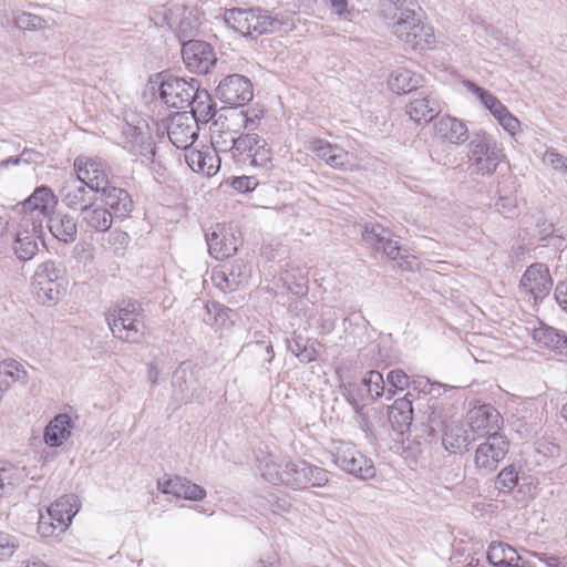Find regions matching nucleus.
<instances>
[{"label": "nucleus", "instance_id": "22", "mask_svg": "<svg viewBox=\"0 0 567 567\" xmlns=\"http://www.w3.org/2000/svg\"><path fill=\"white\" fill-rule=\"evenodd\" d=\"M441 105L431 93L411 100L405 105V113L416 124L429 123L441 113Z\"/></svg>", "mask_w": 567, "mask_h": 567}, {"label": "nucleus", "instance_id": "19", "mask_svg": "<svg viewBox=\"0 0 567 567\" xmlns=\"http://www.w3.org/2000/svg\"><path fill=\"white\" fill-rule=\"evenodd\" d=\"M251 276L250 268L241 259H236L223 269L213 274V281L223 291L236 290L239 286L248 284Z\"/></svg>", "mask_w": 567, "mask_h": 567}, {"label": "nucleus", "instance_id": "36", "mask_svg": "<svg viewBox=\"0 0 567 567\" xmlns=\"http://www.w3.org/2000/svg\"><path fill=\"white\" fill-rule=\"evenodd\" d=\"M513 559H522L514 547L503 542H492L487 548V560L495 567H509Z\"/></svg>", "mask_w": 567, "mask_h": 567}, {"label": "nucleus", "instance_id": "8", "mask_svg": "<svg viewBox=\"0 0 567 567\" xmlns=\"http://www.w3.org/2000/svg\"><path fill=\"white\" fill-rule=\"evenodd\" d=\"M466 424L475 439L503 436L499 433L503 417L492 404L474 406L467 412Z\"/></svg>", "mask_w": 567, "mask_h": 567}, {"label": "nucleus", "instance_id": "2", "mask_svg": "<svg viewBox=\"0 0 567 567\" xmlns=\"http://www.w3.org/2000/svg\"><path fill=\"white\" fill-rule=\"evenodd\" d=\"M391 32L405 47L412 50H429L436 42L433 27L427 23L421 8L412 10L409 17H401L391 25Z\"/></svg>", "mask_w": 567, "mask_h": 567}, {"label": "nucleus", "instance_id": "17", "mask_svg": "<svg viewBox=\"0 0 567 567\" xmlns=\"http://www.w3.org/2000/svg\"><path fill=\"white\" fill-rule=\"evenodd\" d=\"M167 134L173 145L186 150L198 137V124L187 112H178L172 116Z\"/></svg>", "mask_w": 567, "mask_h": 567}, {"label": "nucleus", "instance_id": "42", "mask_svg": "<svg viewBox=\"0 0 567 567\" xmlns=\"http://www.w3.org/2000/svg\"><path fill=\"white\" fill-rule=\"evenodd\" d=\"M463 85L467 89L468 92L474 94L480 100V102L492 113L493 116L506 107L494 94L478 86L474 82L466 80L463 82Z\"/></svg>", "mask_w": 567, "mask_h": 567}, {"label": "nucleus", "instance_id": "40", "mask_svg": "<svg viewBox=\"0 0 567 567\" xmlns=\"http://www.w3.org/2000/svg\"><path fill=\"white\" fill-rule=\"evenodd\" d=\"M303 466H305V460H298V461L286 460L282 485H286L292 489L307 488L308 481H306Z\"/></svg>", "mask_w": 567, "mask_h": 567}, {"label": "nucleus", "instance_id": "5", "mask_svg": "<svg viewBox=\"0 0 567 567\" xmlns=\"http://www.w3.org/2000/svg\"><path fill=\"white\" fill-rule=\"evenodd\" d=\"M156 78L159 97L168 107H188L198 93L199 82L196 79L185 80L167 72L158 73Z\"/></svg>", "mask_w": 567, "mask_h": 567}, {"label": "nucleus", "instance_id": "13", "mask_svg": "<svg viewBox=\"0 0 567 567\" xmlns=\"http://www.w3.org/2000/svg\"><path fill=\"white\" fill-rule=\"evenodd\" d=\"M308 150L318 158L326 162L332 168L341 171H354L359 167L353 154L344 151L337 144H331L323 138H313L309 142Z\"/></svg>", "mask_w": 567, "mask_h": 567}, {"label": "nucleus", "instance_id": "1", "mask_svg": "<svg viewBox=\"0 0 567 567\" xmlns=\"http://www.w3.org/2000/svg\"><path fill=\"white\" fill-rule=\"evenodd\" d=\"M105 319L113 336L122 341L138 343L145 336L144 312L137 302L115 305L105 313Z\"/></svg>", "mask_w": 567, "mask_h": 567}, {"label": "nucleus", "instance_id": "45", "mask_svg": "<svg viewBox=\"0 0 567 567\" xmlns=\"http://www.w3.org/2000/svg\"><path fill=\"white\" fill-rule=\"evenodd\" d=\"M362 385L367 389L368 396L371 400H377L382 395L386 396L385 381L382 373L377 370L369 371L361 381Z\"/></svg>", "mask_w": 567, "mask_h": 567}, {"label": "nucleus", "instance_id": "50", "mask_svg": "<svg viewBox=\"0 0 567 567\" xmlns=\"http://www.w3.org/2000/svg\"><path fill=\"white\" fill-rule=\"evenodd\" d=\"M386 382L389 384L386 400H391L396 391H403L410 386V378L401 369L391 370L386 375Z\"/></svg>", "mask_w": 567, "mask_h": 567}, {"label": "nucleus", "instance_id": "10", "mask_svg": "<svg viewBox=\"0 0 567 567\" xmlns=\"http://www.w3.org/2000/svg\"><path fill=\"white\" fill-rule=\"evenodd\" d=\"M99 179H69L61 189L62 202L81 213L99 199Z\"/></svg>", "mask_w": 567, "mask_h": 567}, {"label": "nucleus", "instance_id": "32", "mask_svg": "<svg viewBox=\"0 0 567 567\" xmlns=\"http://www.w3.org/2000/svg\"><path fill=\"white\" fill-rule=\"evenodd\" d=\"M186 159L193 172L203 174L205 177L215 176L220 167V158L217 154L193 151L186 155Z\"/></svg>", "mask_w": 567, "mask_h": 567}, {"label": "nucleus", "instance_id": "34", "mask_svg": "<svg viewBox=\"0 0 567 567\" xmlns=\"http://www.w3.org/2000/svg\"><path fill=\"white\" fill-rule=\"evenodd\" d=\"M189 116L198 123H208L216 115L215 104L206 90L198 87L196 97L192 99Z\"/></svg>", "mask_w": 567, "mask_h": 567}, {"label": "nucleus", "instance_id": "20", "mask_svg": "<svg viewBox=\"0 0 567 567\" xmlns=\"http://www.w3.org/2000/svg\"><path fill=\"white\" fill-rule=\"evenodd\" d=\"M157 486L164 494H171L189 501H202L206 497L204 487L182 476L164 475L157 481Z\"/></svg>", "mask_w": 567, "mask_h": 567}, {"label": "nucleus", "instance_id": "14", "mask_svg": "<svg viewBox=\"0 0 567 567\" xmlns=\"http://www.w3.org/2000/svg\"><path fill=\"white\" fill-rule=\"evenodd\" d=\"M509 449L506 436H488L475 450L474 463L476 468L485 473L495 471Z\"/></svg>", "mask_w": 567, "mask_h": 567}, {"label": "nucleus", "instance_id": "3", "mask_svg": "<svg viewBox=\"0 0 567 567\" xmlns=\"http://www.w3.org/2000/svg\"><path fill=\"white\" fill-rule=\"evenodd\" d=\"M224 21L230 29L244 37L257 38L270 32L277 20L260 8H233L225 11Z\"/></svg>", "mask_w": 567, "mask_h": 567}, {"label": "nucleus", "instance_id": "60", "mask_svg": "<svg viewBox=\"0 0 567 567\" xmlns=\"http://www.w3.org/2000/svg\"><path fill=\"white\" fill-rule=\"evenodd\" d=\"M516 206V198L513 196L501 195L496 203L497 210L505 217H509L515 212Z\"/></svg>", "mask_w": 567, "mask_h": 567}, {"label": "nucleus", "instance_id": "27", "mask_svg": "<svg viewBox=\"0 0 567 567\" xmlns=\"http://www.w3.org/2000/svg\"><path fill=\"white\" fill-rule=\"evenodd\" d=\"M55 204V196L50 188L45 186L38 187L32 195H30L23 203L22 209L27 213L30 212L32 215L31 219L34 221L35 218L44 216L47 212ZM33 224V230H35V224Z\"/></svg>", "mask_w": 567, "mask_h": 567}, {"label": "nucleus", "instance_id": "59", "mask_svg": "<svg viewBox=\"0 0 567 567\" xmlns=\"http://www.w3.org/2000/svg\"><path fill=\"white\" fill-rule=\"evenodd\" d=\"M262 144H258L257 148L255 150L254 154H248L249 164L251 166H258V167H266L268 163H270V152L265 147L266 143L265 141H261Z\"/></svg>", "mask_w": 567, "mask_h": 567}, {"label": "nucleus", "instance_id": "37", "mask_svg": "<svg viewBox=\"0 0 567 567\" xmlns=\"http://www.w3.org/2000/svg\"><path fill=\"white\" fill-rule=\"evenodd\" d=\"M81 215L86 227L101 233L109 230L113 223L112 214L106 208L95 204L84 209Z\"/></svg>", "mask_w": 567, "mask_h": 567}, {"label": "nucleus", "instance_id": "12", "mask_svg": "<svg viewBox=\"0 0 567 567\" xmlns=\"http://www.w3.org/2000/svg\"><path fill=\"white\" fill-rule=\"evenodd\" d=\"M553 279L544 264H533L524 272L519 290L534 300V303L543 301L550 292Z\"/></svg>", "mask_w": 567, "mask_h": 567}, {"label": "nucleus", "instance_id": "44", "mask_svg": "<svg viewBox=\"0 0 567 567\" xmlns=\"http://www.w3.org/2000/svg\"><path fill=\"white\" fill-rule=\"evenodd\" d=\"M13 24L22 31H40L48 27V22L44 18L27 11L14 12Z\"/></svg>", "mask_w": 567, "mask_h": 567}, {"label": "nucleus", "instance_id": "58", "mask_svg": "<svg viewBox=\"0 0 567 567\" xmlns=\"http://www.w3.org/2000/svg\"><path fill=\"white\" fill-rule=\"evenodd\" d=\"M18 548L13 536L0 532V561L10 558Z\"/></svg>", "mask_w": 567, "mask_h": 567}, {"label": "nucleus", "instance_id": "11", "mask_svg": "<svg viewBox=\"0 0 567 567\" xmlns=\"http://www.w3.org/2000/svg\"><path fill=\"white\" fill-rule=\"evenodd\" d=\"M216 96L225 104L243 106L254 96L252 84L245 75L230 74L219 82Z\"/></svg>", "mask_w": 567, "mask_h": 567}, {"label": "nucleus", "instance_id": "55", "mask_svg": "<svg viewBox=\"0 0 567 567\" xmlns=\"http://www.w3.org/2000/svg\"><path fill=\"white\" fill-rule=\"evenodd\" d=\"M495 120L512 136L520 132V122L507 107L496 114Z\"/></svg>", "mask_w": 567, "mask_h": 567}, {"label": "nucleus", "instance_id": "64", "mask_svg": "<svg viewBox=\"0 0 567 567\" xmlns=\"http://www.w3.org/2000/svg\"><path fill=\"white\" fill-rule=\"evenodd\" d=\"M307 346V340L303 339L301 336L293 332L291 339L287 340V348L288 350L293 353L296 357H298V353H300Z\"/></svg>", "mask_w": 567, "mask_h": 567}, {"label": "nucleus", "instance_id": "62", "mask_svg": "<svg viewBox=\"0 0 567 567\" xmlns=\"http://www.w3.org/2000/svg\"><path fill=\"white\" fill-rule=\"evenodd\" d=\"M532 555L543 561L547 567H567V563L554 555L532 551Z\"/></svg>", "mask_w": 567, "mask_h": 567}, {"label": "nucleus", "instance_id": "28", "mask_svg": "<svg viewBox=\"0 0 567 567\" xmlns=\"http://www.w3.org/2000/svg\"><path fill=\"white\" fill-rule=\"evenodd\" d=\"M533 338L540 347L561 358H567V337L557 329L548 326L539 327L534 330Z\"/></svg>", "mask_w": 567, "mask_h": 567}, {"label": "nucleus", "instance_id": "41", "mask_svg": "<svg viewBox=\"0 0 567 567\" xmlns=\"http://www.w3.org/2000/svg\"><path fill=\"white\" fill-rule=\"evenodd\" d=\"M62 271L53 260L40 264L32 278V287L61 284Z\"/></svg>", "mask_w": 567, "mask_h": 567}, {"label": "nucleus", "instance_id": "18", "mask_svg": "<svg viewBox=\"0 0 567 567\" xmlns=\"http://www.w3.org/2000/svg\"><path fill=\"white\" fill-rule=\"evenodd\" d=\"M209 255L218 260L229 258L237 251V240L225 224L217 223L206 234Z\"/></svg>", "mask_w": 567, "mask_h": 567}, {"label": "nucleus", "instance_id": "49", "mask_svg": "<svg viewBox=\"0 0 567 567\" xmlns=\"http://www.w3.org/2000/svg\"><path fill=\"white\" fill-rule=\"evenodd\" d=\"M22 474L19 468H0V498L11 492L21 483Z\"/></svg>", "mask_w": 567, "mask_h": 567}, {"label": "nucleus", "instance_id": "56", "mask_svg": "<svg viewBox=\"0 0 567 567\" xmlns=\"http://www.w3.org/2000/svg\"><path fill=\"white\" fill-rule=\"evenodd\" d=\"M543 162L559 174H567V158L555 150H547L544 153Z\"/></svg>", "mask_w": 567, "mask_h": 567}, {"label": "nucleus", "instance_id": "33", "mask_svg": "<svg viewBox=\"0 0 567 567\" xmlns=\"http://www.w3.org/2000/svg\"><path fill=\"white\" fill-rule=\"evenodd\" d=\"M421 78L409 69L398 68L388 78L389 89L396 94L410 93L417 89Z\"/></svg>", "mask_w": 567, "mask_h": 567}, {"label": "nucleus", "instance_id": "6", "mask_svg": "<svg viewBox=\"0 0 567 567\" xmlns=\"http://www.w3.org/2000/svg\"><path fill=\"white\" fill-rule=\"evenodd\" d=\"M468 146L478 173L492 175L497 172V167L504 158V153L492 135L483 130L474 131Z\"/></svg>", "mask_w": 567, "mask_h": 567}, {"label": "nucleus", "instance_id": "52", "mask_svg": "<svg viewBox=\"0 0 567 567\" xmlns=\"http://www.w3.org/2000/svg\"><path fill=\"white\" fill-rule=\"evenodd\" d=\"M42 159V155L30 148H24L18 156L8 157L7 159L0 162V166H9V165H17V166H27L31 167L32 164H38Z\"/></svg>", "mask_w": 567, "mask_h": 567}, {"label": "nucleus", "instance_id": "26", "mask_svg": "<svg viewBox=\"0 0 567 567\" xmlns=\"http://www.w3.org/2000/svg\"><path fill=\"white\" fill-rule=\"evenodd\" d=\"M48 228L52 236L63 244H72L78 236V225L73 216L55 212L48 218Z\"/></svg>", "mask_w": 567, "mask_h": 567}, {"label": "nucleus", "instance_id": "57", "mask_svg": "<svg viewBox=\"0 0 567 567\" xmlns=\"http://www.w3.org/2000/svg\"><path fill=\"white\" fill-rule=\"evenodd\" d=\"M197 30V21L190 17H187L181 20L176 32L179 41L183 44L185 41L192 40L190 38L196 35Z\"/></svg>", "mask_w": 567, "mask_h": 567}, {"label": "nucleus", "instance_id": "4", "mask_svg": "<svg viewBox=\"0 0 567 567\" xmlns=\"http://www.w3.org/2000/svg\"><path fill=\"white\" fill-rule=\"evenodd\" d=\"M203 369L192 361H183L173 373V398L183 404L204 402Z\"/></svg>", "mask_w": 567, "mask_h": 567}, {"label": "nucleus", "instance_id": "16", "mask_svg": "<svg viewBox=\"0 0 567 567\" xmlns=\"http://www.w3.org/2000/svg\"><path fill=\"white\" fill-rule=\"evenodd\" d=\"M363 240L377 251H382L389 259L401 258V247L393 233L378 223L365 224L362 230Z\"/></svg>", "mask_w": 567, "mask_h": 567}, {"label": "nucleus", "instance_id": "21", "mask_svg": "<svg viewBox=\"0 0 567 567\" xmlns=\"http://www.w3.org/2000/svg\"><path fill=\"white\" fill-rule=\"evenodd\" d=\"M99 181V199L109 206L116 216H127L133 208L130 194L123 188L110 185L109 179Z\"/></svg>", "mask_w": 567, "mask_h": 567}, {"label": "nucleus", "instance_id": "43", "mask_svg": "<svg viewBox=\"0 0 567 567\" xmlns=\"http://www.w3.org/2000/svg\"><path fill=\"white\" fill-rule=\"evenodd\" d=\"M203 321L209 326L223 328L230 322L231 310L218 302H208L204 307Z\"/></svg>", "mask_w": 567, "mask_h": 567}, {"label": "nucleus", "instance_id": "53", "mask_svg": "<svg viewBox=\"0 0 567 567\" xmlns=\"http://www.w3.org/2000/svg\"><path fill=\"white\" fill-rule=\"evenodd\" d=\"M0 369L1 372H6L2 377L7 379L10 385L14 382L25 381L28 377L27 371L16 360H6L0 362Z\"/></svg>", "mask_w": 567, "mask_h": 567}, {"label": "nucleus", "instance_id": "63", "mask_svg": "<svg viewBox=\"0 0 567 567\" xmlns=\"http://www.w3.org/2000/svg\"><path fill=\"white\" fill-rule=\"evenodd\" d=\"M229 186L235 190L247 193L256 189L259 183L256 179H230Z\"/></svg>", "mask_w": 567, "mask_h": 567}, {"label": "nucleus", "instance_id": "54", "mask_svg": "<svg viewBox=\"0 0 567 567\" xmlns=\"http://www.w3.org/2000/svg\"><path fill=\"white\" fill-rule=\"evenodd\" d=\"M130 239L131 238L127 233L120 229H114L109 234L106 244L114 255L123 256Z\"/></svg>", "mask_w": 567, "mask_h": 567}, {"label": "nucleus", "instance_id": "15", "mask_svg": "<svg viewBox=\"0 0 567 567\" xmlns=\"http://www.w3.org/2000/svg\"><path fill=\"white\" fill-rule=\"evenodd\" d=\"M182 56L186 68L194 73L206 74L216 63L212 45L200 40H188L182 44Z\"/></svg>", "mask_w": 567, "mask_h": 567}, {"label": "nucleus", "instance_id": "51", "mask_svg": "<svg viewBox=\"0 0 567 567\" xmlns=\"http://www.w3.org/2000/svg\"><path fill=\"white\" fill-rule=\"evenodd\" d=\"M308 487H322L329 482V472L326 468L313 465L305 461L303 466Z\"/></svg>", "mask_w": 567, "mask_h": 567}, {"label": "nucleus", "instance_id": "48", "mask_svg": "<svg viewBox=\"0 0 567 567\" xmlns=\"http://www.w3.org/2000/svg\"><path fill=\"white\" fill-rule=\"evenodd\" d=\"M519 468L514 464L504 467L497 475L495 486L501 493H509L518 484Z\"/></svg>", "mask_w": 567, "mask_h": 567}, {"label": "nucleus", "instance_id": "9", "mask_svg": "<svg viewBox=\"0 0 567 567\" xmlns=\"http://www.w3.org/2000/svg\"><path fill=\"white\" fill-rule=\"evenodd\" d=\"M79 512L78 497L73 494L61 496L48 507V517L40 516L39 529L45 534L49 527L52 533L58 529L64 532L71 524L72 518Z\"/></svg>", "mask_w": 567, "mask_h": 567}, {"label": "nucleus", "instance_id": "24", "mask_svg": "<svg viewBox=\"0 0 567 567\" xmlns=\"http://www.w3.org/2000/svg\"><path fill=\"white\" fill-rule=\"evenodd\" d=\"M281 280L289 291L300 297L296 308L300 306V309H305L308 303L306 299L308 293V271L300 266L287 264L281 274Z\"/></svg>", "mask_w": 567, "mask_h": 567}, {"label": "nucleus", "instance_id": "61", "mask_svg": "<svg viewBox=\"0 0 567 567\" xmlns=\"http://www.w3.org/2000/svg\"><path fill=\"white\" fill-rule=\"evenodd\" d=\"M554 297L558 306L567 312V279L557 284Z\"/></svg>", "mask_w": 567, "mask_h": 567}, {"label": "nucleus", "instance_id": "23", "mask_svg": "<svg viewBox=\"0 0 567 567\" xmlns=\"http://www.w3.org/2000/svg\"><path fill=\"white\" fill-rule=\"evenodd\" d=\"M475 440L467 424L451 422L444 427L442 445L446 451L455 454L466 451L468 445Z\"/></svg>", "mask_w": 567, "mask_h": 567}, {"label": "nucleus", "instance_id": "39", "mask_svg": "<svg viewBox=\"0 0 567 567\" xmlns=\"http://www.w3.org/2000/svg\"><path fill=\"white\" fill-rule=\"evenodd\" d=\"M76 177L84 175H94V177H107L111 174L109 165L99 157L79 156L74 161Z\"/></svg>", "mask_w": 567, "mask_h": 567}, {"label": "nucleus", "instance_id": "7", "mask_svg": "<svg viewBox=\"0 0 567 567\" xmlns=\"http://www.w3.org/2000/svg\"><path fill=\"white\" fill-rule=\"evenodd\" d=\"M333 463L343 472L362 481L375 476L373 461L350 442H339L332 451Z\"/></svg>", "mask_w": 567, "mask_h": 567}, {"label": "nucleus", "instance_id": "38", "mask_svg": "<svg viewBox=\"0 0 567 567\" xmlns=\"http://www.w3.org/2000/svg\"><path fill=\"white\" fill-rule=\"evenodd\" d=\"M12 250L20 261L31 260L39 251L37 235L30 234L28 230L18 231Z\"/></svg>", "mask_w": 567, "mask_h": 567}, {"label": "nucleus", "instance_id": "25", "mask_svg": "<svg viewBox=\"0 0 567 567\" xmlns=\"http://www.w3.org/2000/svg\"><path fill=\"white\" fill-rule=\"evenodd\" d=\"M434 133L439 138L455 145L463 144L470 137L465 123L450 115L435 121Z\"/></svg>", "mask_w": 567, "mask_h": 567}, {"label": "nucleus", "instance_id": "29", "mask_svg": "<svg viewBox=\"0 0 567 567\" xmlns=\"http://www.w3.org/2000/svg\"><path fill=\"white\" fill-rule=\"evenodd\" d=\"M389 421L395 432L403 434L411 431L413 425L412 401L408 398L395 400L389 411Z\"/></svg>", "mask_w": 567, "mask_h": 567}, {"label": "nucleus", "instance_id": "46", "mask_svg": "<svg viewBox=\"0 0 567 567\" xmlns=\"http://www.w3.org/2000/svg\"><path fill=\"white\" fill-rule=\"evenodd\" d=\"M287 458L276 461L269 456L268 460L265 461V464L261 466V475L262 477L274 484L279 485L284 483L285 475V461Z\"/></svg>", "mask_w": 567, "mask_h": 567}, {"label": "nucleus", "instance_id": "31", "mask_svg": "<svg viewBox=\"0 0 567 567\" xmlns=\"http://www.w3.org/2000/svg\"><path fill=\"white\" fill-rule=\"evenodd\" d=\"M416 0H379L378 13L384 20L400 21L402 17H409L412 10H419Z\"/></svg>", "mask_w": 567, "mask_h": 567}, {"label": "nucleus", "instance_id": "30", "mask_svg": "<svg viewBox=\"0 0 567 567\" xmlns=\"http://www.w3.org/2000/svg\"><path fill=\"white\" fill-rule=\"evenodd\" d=\"M72 421L70 415L62 413L56 415L44 429V442L51 447H58L70 437Z\"/></svg>", "mask_w": 567, "mask_h": 567}, {"label": "nucleus", "instance_id": "35", "mask_svg": "<svg viewBox=\"0 0 567 567\" xmlns=\"http://www.w3.org/2000/svg\"><path fill=\"white\" fill-rule=\"evenodd\" d=\"M261 140L255 133L244 134L238 136L237 138L231 136V146L229 151L231 152V155L236 162L245 164L250 159V157H248V154H254L255 150L257 148Z\"/></svg>", "mask_w": 567, "mask_h": 567}, {"label": "nucleus", "instance_id": "47", "mask_svg": "<svg viewBox=\"0 0 567 567\" xmlns=\"http://www.w3.org/2000/svg\"><path fill=\"white\" fill-rule=\"evenodd\" d=\"M32 292L39 303L51 306L60 300L63 292V287L62 284L32 287Z\"/></svg>", "mask_w": 567, "mask_h": 567}]
</instances>
